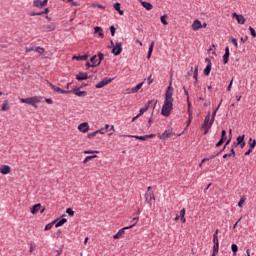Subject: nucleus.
I'll return each mask as SVG.
<instances>
[{
	"label": "nucleus",
	"mask_w": 256,
	"mask_h": 256,
	"mask_svg": "<svg viewBox=\"0 0 256 256\" xmlns=\"http://www.w3.org/2000/svg\"><path fill=\"white\" fill-rule=\"evenodd\" d=\"M43 101L42 96H33L28 98H20V103H26V105H31L35 109H37V103H41Z\"/></svg>",
	"instance_id": "f257e3e1"
},
{
	"label": "nucleus",
	"mask_w": 256,
	"mask_h": 256,
	"mask_svg": "<svg viewBox=\"0 0 256 256\" xmlns=\"http://www.w3.org/2000/svg\"><path fill=\"white\" fill-rule=\"evenodd\" d=\"M171 111H173V101L164 100V103L161 109V115L163 117H169V115H171Z\"/></svg>",
	"instance_id": "f03ea898"
},
{
	"label": "nucleus",
	"mask_w": 256,
	"mask_h": 256,
	"mask_svg": "<svg viewBox=\"0 0 256 256\" xmlns=\"http://www.w3.org/2000/svg\"><path fill=\"white\" fill-rule=\"evenodd\" d=\"M213 123H215V121L211 119V113H208L201 127V129H203L204 131V135H207V133H209V129L213 127Z\"/></svg>",
	"instance_id": "7ed1b4c3"
},
{
	"label": "nucleus",
	"mask_w": 256,
	"mask_h": 256,
	"mask_svg": "<svg viewBox=\"0 0 256 256\" xmlns=\"http://www.w3.org/2000/svg\"><path fill=\"white\" fill-rule=\"evenodd\" d=\"M152 105V108L155 109V107L157 106V100H150L148 101L144 107H142L140 110H139V116L141 117V115H143L144 113H146V111H149V108L151 107Z\"/></svg>",
	"instance_id": "20e7f679"
},
{
	"label": "nucleus",
	"mask_w": 256,
	"mask_h": 256,
	"mask_svg": "<svg viewBox=\"0 0 256 256\" xmlns=\"http://www.w3.org/2000/svg\"><path fill=\"white\" fill-rule=\"evenodd\" d=\"M173 82L169 83V86L167 87L166 91H165V98L164 101H174L173 99Z\"/></svg>",
	"instance_id": "39448f33"
},
{
	"label": "nucleus",
	"mask_w": 256,
	"mask_h": 256,
	"mask_svg": "<svg viewBox=\"0 0 256 256\" xmlns=\"http://www.w3.org/2000/svg\"><path fill=\"white\" fill-rule=\"evenodd\" d=\"M44 213L45 212V207H43L41 205V203L35 204L30 208V213H32V215H37V213Z\"/></svg>",
	"instance_id": "423d86ee"
},
{
	"label": "nucleus",
	"mask_w": 256,
	"mask_h": 256,
	"mask_svg": "<svg viewBox=\"0 0 256 256\" xmlns=\"http://www.w3.org/2000/svg\"><path fill=\"white\" fill-rule=\"evenodd\" d=\"M135 227V224H132L130 226H126L122 229H120L114 236L113 239H121V237H123L125 235V231L129 230V229H133Z\"/></svg>",
	"instance_id": "0eeeda50"
},
{
	"label": "nucleus",
	"mask_w": 256,
	"mask_h": 256,
	"mask_svg": "<svg viewBox=\"0 0 256 256\" xmlns=\"http://www.w3.org/2000/svg\"><path fill=\"white\" fill-rule=\"evenodd\" d=\"M144 199L149 207H153V202L151 201H155V194L153 192H146L144 195Z\"/></svg>",
	"instance_id": "6e6552de"
},
{
	"label": "nucleus",
	"mask_w": 256,
	"mask_h": 256,
	"mask_svg": "<svg viewBox=\"0 0 256 256\" xmlns=\"http://www.w3.org/2000/svg\"><path fill=\"white\" fill-rule=\"evenodd\" d=\"M46 83H47V85H49V87H51V89L53 91H55V93H61V95H68V93H70L69 90H63L60 87H57V86L53 85L49 81H46Z\"/></svg>",
	"instance_id": "1a4fd4ad"
},
{
	"label": "nucleus",
	"mask_w": 256,
	"mask_h": 256,
	"mask_svg": "<svg viewBox=\"0 0 256 256\" xmlns=\"http://www.w3.org/2000/svg\"><path fill=\"white\" fill-rule=\"evenodd\" d=\"M26 53H31V51H34L35 53H39V55H43L45 53V48L43 47H26L25 48Z\"/></svg>",
	"instance_id": "9d476101"
},
{
	"label": "nucleus",
	"mask_w": 256,
	"mask_h": 256,
	"mask_svg": "<svg viewBox=\"0 0 256 256\" xmlns=\"http://www.w3.org/2000/svg\"><path fill=\"white\" fill-rule=\"evenodd\" d=\"M123 51V43L121 42H116V44H114V47L112 49V53L113 55H121Z\"/></svg>",
	"instance_id": "9b49d317"
},
{
	"label": "nucleus",
	"mask_w": 256,
	"mask_h": 256,
	"mask_svg": "<svg viewBox=\"0 0 256 256\" xmlns=\"http://www.w3.org/2000/svg\"><path fill=\"white\" fill-rule=\"evenodd\" d=\"M113 79L111 78H104L102 81L98 82L95 87L96 89H103V87H106V85H109Z\"/></svg>",
	"instance_id": "f8f14e48"
},
{
	"label": "nucleus",
	"mask_w": 256,
	"mask_h": 256,
	"mask_svg": "<svg viewBox=\"0 0 256 256\" xmlns=\"http://www.w3.org/2000/svg\"><path fill=\"white\" fill-rule=\"evenodd\" d=\"M232 17L233 19H236L237 23H239V25H245V17L241 14H237V13H232Z\"/></svg>",
	"instance_id": "ddd939ff"
},
{
	"label": "nucleus",
	"mask_w": 256,
	"mask_h": 256,
	"mask_svg": "<svg viewBox=\"0 0 256 256\" xmlns=\"http://www.w3.org/2000/svg\"><path fill=\"white\" fill-rule=\"evenodd\" d=\"M143 83L144 82H141V83H138L135 87L128 88L127 93L128 94L139 93V90L143 88Z\"/></svg>",
	"instance_id": "4468645a"
},
{
	"label": "nucleus",
	"mask_w": 256,
	"mask_h": 256,
	"mask_svg": "<svg viewBox=\"0 0 256 256\" xmlns=\"http://www.w3.org/2000/svg\"><path fill=\"white\" fill-rule=\"evenodd\" d=\"M78 131H80V133H89V123L83 122V123L79 124Z\"/></svg>",
	"instance_id": "2eb2a0df"
},
{
	"label": "nucleus",
	"mask_w": 256,
	"mask_h": 256,
	"mask_svg": "<svg viewBox=\"0 0 256 256\" xmlns=\"http://www.w3.org/2000/svg\"><path fill=\"white\" fill-rule=\"evenodd\" d=\"M48 0H34L33 6L38 7V9H43V7H47Z\"/></svg>",
	"instance_id": "dca6fc26"
},
{
	"label": "nucleus",
	"mask_w": 256,
	"mask_h": 256,
	"mask_svg": "<svg viewBox=\"0 0 256 256\" xmlns=\"http://www.w3.org/2000/svg\"><path fill=\"white\" fill-rule=\"evenodd\" d=\"M94 35L95 37H97L98 39H103L104 34H103V28H101L100 26H96L94 28Z\"/></svg>",
	"instance_id": "f3484780"
},
{
	"label": "nucleus",
	"mask_w": 256,
	"mask_h": 256,
	"mask_svg": "<svg viewBox=\"0 0 256 256\" xmlns=\"http://www.w3.org/2000/svg\"><path fill=\"white\" fill-rule=\"evenodd\" d=\"M214 246V253H219V236L217 235H213V239H212Z\"/></svg>",
	"instance_id": "a211bd4d"
},
{
	"label": "nucleus",
	"mask_w": 256,
	"mask_h": 256,
	"mask_svg": "<svg viewBox=\"0 0 256 256\" xmlns=\"http://www.w3.org/2000/svg\"><path fill=\"white\" fill-rule=\"evenodd\" d=\"M205 62L207 63V66L204 69V75H206V77H209V75L211 73V59L206 58Z\"/></svg>",
	"instance_id": "6ab92c4d"
},
{
	"label": "nucleus",
	"mask_w": 256,
	"mask_h": 256,
	"mask_svg": "<svg viewBox=\"0 0 256 256\" xmlns=\"http://www.w3.org/2000/svg\"><path fill=\"white\" fill-rule=\"evenodd\" d=\"M120 137H129L130 139H139V141H147V135L137 136V135H120Z\"/></svg>",
	"instance_id": "aec40b11"
},
{
	"label": "nucleus",
	"mask_w": 256,
	"mask_h": 256,
	"mask_svg": "<svg viewBox=\"0 0 256 256\" xmlns=\"http://www.w3.org/2000/svg\"><path fill=\"white\" fill-rule=\"evenodd\" d=\"M0 173L2 175H9L11 173V167L9 165L0 166Z\"/></svg>",
	"instance_id": "412c9836"
},
{
	"label": "nucleus",
	"mask_w": 256,
	"mask_h": 256,
	"mask_svg": "<svg viewBox=\"0 0 256 256\" xmlns=\"http://www.w3.org/2000/svg\"><path fill=\"white\" fill-rule=\"evenodd\" d=\"M64 223H67L66 218H58V219L54 220V225H55L56 229L59 227H63Z\"/></svg>",
	"instance_id": "4be33fe9"
},
{
	"label": "nucleus",
	"mask_w": 256,
	"mask_h": 256,
	"mask_svg": "<svg viewBox=\"0 0 256 256\" xmlns=\"http://www.w3.org/2000/svg\"><path fill=\"white\" fill-rule=\"evenodd\" d=\"M199 29H202V24L200 20H194L192 23V30L193 31H199Z\"/></svg>",
	"instance_id": "5701e85b"
},
{
	"label": "nucleus",
	"mask_w": 256,
	"mask_h": 256,
	"mask_svg": "<svg viewBox=\"0 0 256 256\" xmlns=\"http://www.w3.org/2000/svg\"><path fill=\"white\" fill-rule=\"evenodd\" d=\"M171 137H173V132L169 130H165L163 134L159 135L160 139H169Z\"/></svg>",
	"instance_id": "b1692460"
},
{
	"label": "nucleus",
	"mask_w": 256,
	"mask_h": 256,
	"mask_svg": "<svg viewBox=\"0 0 256 256\" xmlns=\"http://www.w3.org/2000/svg\"><path fill=\"white\" fill-rule=\"evenodd\" d=\"M229 55H230V53H229V46H227L225 48V53L223 55V63H224V65H227V63H229Z\"/></svg>",
	"instance_id": "393cba45"
},
{
	"label": "nucleus",
	"mask_w": 256,
	"mask_h": 256,
	"mask_svg": "<svg viewBox=\"0 0 256 256\" xmlns=\"http://www.w3.org/2000/svg\"><path fill=\"white\" fill-rule=\"evenodd\" d=\"M92 67H99L101 65V60H98L97 55H94L91 59Z\"/></svg>",
	"instance_id": "a878e982"
},
{
	"label": "nucleus",
	"mask_w": 256,
	"mask_h": 256,
	"mask_svg": "<svg viewBox=\"0 0 256 256\" xmlns=\"http://www.w3.org/2000/svg\"><path fill=\"white\" fill-rule=\"evenodd\" d=\"M140 3L142 5V7H144V9H146V11H151V9H153V4L152 3L145 2L143 0H140Z\"/></svg>",
	"instance_id": "bb28decb"
},
{
	"label": "nucleus",
	"mask_w": 256,
	"mask_h": 256,
	"mask_svg": "<svg viewBox=\"0 0 256 256\" xmlns=\"http://www.w3.org/2000/svg\"><path fill=\"white\" fill-rule=\"evenodd\" d=\"M76 79L78 81H85V80L89 79V76L87 75V73L80 72L76 75Z\"/></svg>",
	"instance_id": "cd10ccee"
},
{
	"label": "nucleus",
	"mask_w": 256,
	"mask_h": 256,
	"mask_svg": "<svg viewBox=\"0 0 256 256\" xmlns=\"http://www.w3.org/2000/svg\"><path fill=\"white\" fill-rule=\"evenodd\" d=\"M72 59H74L75 61H87V59H89V56L87 54L79 55V56H73Z\"/></svg>",
	"instance_id": "c85d7f7f"
},
{
	"label": "nucleus",
	"mask_w": 256,
	"mask_h": 256,
	"mask_svg": "<svg viewBox=\"0 0 256 256\" xmlns=\"http://www.w3.org/2000/svg\"><path fill=\"white\" fill-rule=\"evenodd\" d=\"M72 93L76 95V97H87V91L73 90Z\"/></svg>",
	"instance_id": "c756f323"
},
{
	"label": "nucleus",
	"mask_w": 256,
	"mask_h": 256,
	"mask_svg": "<svg viewBox=\"0 0 256 256\" xmlns=\"http://www.w3.org/2000/svg\"><path fill=\"white\" fill-rule=\"evenodd\" d=\"M114 9L119 13V15H124L125 13L123 10H121V3L119 2L114 3Z\"/></svg>",
	"instance_id": "7c9ffc66"
},
{
	"label": "nucleus",
	"mask_w": 256,
	"mask_h": 256,
	"mask_svg": "<svg viewBox=\"0 0 256 256\" xmlns=\"http://www.w3.org/2000/svg\"><path fill=\"white\" fill-rule=\"evenodd\" d=\"M153 47H155V41H152L149 46L147 59H151V55L153 54Z\"/></svg>",
	"instance_id": "2f4dec72"
},
{
	"label": "nucleus",
	"mask_w": 256,
	"mask_h": 256,
	"mask_svg": "<svg viewBox=\"0 0 256 256\" xmlns=\"http://www.w3.org/2000/svg\"><path fill=\"white\" fill-rule=\"evenodd\" d=\"M9 100H4L3 105L1 107V111H9Z\"/></svg>",
	"instance_id": "473e14b6"
},
{
	"label": "nucleus",
	"mask_w": 256,
	"mask_h": 256,
	"mask_svg": "<svg viewBox=\"0 0 256 256\" xmlns=\"http://www.w3.org/2000/svg\"><path fill=\"white\" fill-rule=\"evenodd\" d=\"M221 103H223V100L220 101L218 107L215 109V111L212 113V116L210 119H213L215 121V117H217V111H219V108L221 107Z\"/></svg>",
	"instance_id": "72a5a7b5"
},
{
	"label": "nucleus",
	"mask_w": 256,
	"mask_h": 256,
	"mask_svg": "<svg viewBox=\"0 0 256 256\" xmlns=\"http://www.w3.org/2000/svg\"><path fill=\"white\" fill-rule=\"evenodd\" d=\"M44 28L46 31H55L56 26L54 23H52V24H47L46 26H44Z\"/></svg>",
	"instance_id": "f704fd0d"
},
{
	"label": "nucleus",
	"mask_w": 256,
	"mask_h": 256,
	"mask_svg": "<svg viewBox=\"0 0 256 256\" xmlns=\"http://www.w3.org/2000/svg\"><path fill=\"white\" fill-rule=\"evenodd\" d=\"M227 157H235V148H231L229 154H224L223 159H227Z\"/></svg>",
	"instance_id": "c9c22d12"
},
{
	"label": "nucleus",
	"mask_w": 256,
	"mask_h": 256,
	"mask_svg": "<svg viewBox=\"0 0 256 256\" xmlns=\"http://www.w3.org/2000/svg\"><path fill=\"white\" fill-rule=\"evenodd\" d=\"M90 7H98V9H102V11H105V6L98 4V3H91L89 4Z\"/></svg>",
	"instance_id": "e433bc0d"
},
{
	"label": "nucleus",
	"mask_w": 256,
	"mask_h": 256,
	"mask_svg": "<svg viewBox=\"0 0 256 256\" xmlns=\"http://www.w3.org/2000/svg\"><path fill=\"white\" fill-rule=\"evenodd\" d=\"M92 159H97V155L87 156V157L83 160L84 165H85V163H89V161H91Z\"/></svg>",
	"instance_id": "4c0bfd02"
},
{
	"label": "nucleus",
	"mask_w": 256,
	"mask_h": 256,
	"mask_svg": "<svg viewBox=\"0 0 256 256\" xmlns=\"http://www.w3.org/2000/svg\"><path fill=\"white\" fill-rule=\"evenodd\" d=\"M231 250L233 252V255H237V252L239 251V247L237 246V244H232L231 245Z\"/></svg>",
	"instance_id": "58836bf2"
},
{
	"label": "nucleus",
	"mask_w": 256,
	"mask_h": 256,
	"mask_svg": "<svg viewBox=\"0 0 256 256\" xmlns=\"http://www.w3.org/2000/svg\"><path fill=\"white\" fill-rule=\"evenodd\" d=\"M249 147L250 149H255L256 147V140H253L252 138L249 139Z\"/></svg>",
	"instance_id": "ea45409f"
},
{
	"label": "nucleus",
	"mask_w": 256,
	"mask_h": 256,
	"mask_svg": "<svg viewBox=\"0 0 256 256\" xmlns=\"http://www.w3.org/2000/svg\"><path fill=\"white\" fill-rule=\"evenodd\" d=\"M53 225H55V222L52 221L51 223L47 224L44 228V231H51L53 229Z\"/></svg>",
	"instance_id": "a19ab883"
},
{
	"label": "nucleus",
	"mask_w": 256,
	"mask_h": 256,
	"mask_svg": "<svg viewBox=\"0 0 256 256\" xmlns=\"http://www.w3.org/2000/svg\"><path fill=\"white\" fill-rule=\"evenodd\" d=\"M160 21L164 25H169V22H167V15H163L160 17Z\"/></svg>",
	"instance_id": "79ce46f5"
},
{
	"label": "nucleus",
	"mask_w": 256,
	"mask_h": 256,
	"mask_svg": "<svg viewBox=\"0 0 256 256\" xmlns=\"http://www.w3.org/2000/svg\"><path fill=\"white\" fill-rule=\"evenodd\" d=\"M245 141V135H242V136H238L237 137V143L236 145H241L242 142Z\"/></svg>",
	"instance_id": "37998d69"
},
{
	"label": "nucleus",
	"mask_w": 256,
	"mask_h": 256,
	"mask_svg": "<svg viewBox=\"0 0 256 256\" xmlns=\"http://www.w3.org/2000/svg\"><path fill=\"white\" fill-rule=\"evenodd\" d=\"M85 155H93V153H99L97 150H84Z\"/></svg>",
	"instance_id": "c03bdc74"
},
{
	"label": "nucleus",
	"mask_w": 256,
	"mask_h": 256,
	"mask_svg": "<svg viewBox=\"0 0 256 256\" xmlns=\"http://www.w3.org/2000/svg\"><path fill=\"white\" fill-rule=\"evenodd\" d=\"M245 201H246L245 197H242L238 202V207H243V205H245Z\"/></svg>",
	"instance_id": "a18cd8bd"
},
{
	"label": "nucleus",
	"mask_w": 256,
	"mask_h": 256,
	"mask_svg": "<svg viewBox=\"0 0 256 256\" xmlns=\"http://www.w3.org/2000/svg\"><path fill=\"white\" fill-rule=\"evenodd\" d=\"M66 213H67L68 215H70V217H73V216L75 215V211H73V209H71V208H68V209L66 210Z\"/></svg>",
	"instance_id": "49530a36"
},
{
	"label": "nucleus",
	"mask_w": 256,
	"mask_h": 256,
	"mask_svg": "<svg viewBox=\"0 0 256 256\" xmlns=\"http://www.w3.org/2000/svg\"><path fill=\"white\" fill-rule=\"evenodd\" d=\"M87 137H88V139H93L94 137H97V131H94V132H92V133H89V134L87 135Z\"/></svg>",
	"instance_id": "de8ad7c7"
},
{
	"label": "nucleus",
	"mask_w": 256,
	"mask_h": 256,
	"mask_svg": "<svg viewBox=\"0 0 256 256\" xmlns=\"http://www.w3.org/2000/svg\"><path fill=\"white\" fill-rule=\"evenodd\" d=\"M221 139H224L225 141H227V131L222 130V132H221Z\"/></svg>",
	"instance_id": "09e8293b"
},
{
	"label": "nucleus",
	"mask_w": 256,
	"mask_h": 256,
	"mask_svg": "<svg viewBox=\"0 0 256 256\" xmlns=\"http://www.w3.org/2000/svg\"><path fill=\"white\" fill-rule=\"evenodd\" d=\"M153 125V112L151 114V117L148 120V128L151 127Z\"/></svg>",
	"instance_id": "8fccbe9b"
},
{
	"label": "nucleus",
	"mask_w": 256,
	"mask_h": 256,
	"mask_svg": "<svg viewBox=\"0 0 256 256\" xmlns=\"http://www.w3.org/2000/svg\"><path fill=\"white\" fill-rule=\"evenodd\" d=\"M249 31H250L252 37H256V32H255V30H254L253 27L250 26V27H249Z\"/></svg>",
	"instance_id": "3c124183"
},
{
	"label": "nucleus",
	"mask_w": 256,
	"mask_h": 256,
	"mask_svg": "<svg viewBox=\"0 0 256 256\" xmlns=\"http://www.w3.org/2000/svg\"><path fill=\"white\" fill-rule=\"evenodd\" d=\"M223 143H225V140L223 138H221L217 144H216V147H221V145H223Z\"/></svg>",
	"instance_id": "603ef678"
},
{
	"label": "nucleus",
	"mask_w": 256,
	"mask_h": 256,
	"mask_svg": "<svg viewBox=\"0 0 256 256\" xmlns=\"http://www.w3.org/2000/svg\"><path fill=\"white\" fill-rule=\"evenodd\" d=\"M223 143H225V140L223 138H221L217 144H216V147H221V145H223Z\"/></svg>",
	"instance_id": "864d4df0"
},
{
	"label": "nucleus",
	"mask_w": 256,
	"mask_h": 256,
	"mask_svg": "<svg viewBox=\"0 0 256 256\" xmlns=\"http://www.w3.org/2000/svg\"><path fill=\"white\" fill-rule=\"evenodd\" d=\"M197 75H198V70L195 68L194 74H193V79H195V83H197Z\"/></svg>",
	"instance_id": "5fc2aeb1"
},
{
	"label": "nucleus",
	"mask_w": 256,
	"mask_h": 256,
	"mask_svg": "<svg viewBox=\"0 0 256 256\" xmlns=\"http://www.w3.org/2000/svg\"><path fill=\"white\" fill-rule=\"evenodd\" d=\"M96 133L98 135V133H100V135H105V128H101L99 130H96Z\"/></svg>",
	"instance_id": "6e6d98bb"
},
{
	"label": "nucleus",
	"mask_w": 256,
	"mask_h": 256,
	"mask_svg": "<svg viewBox=\"0 0 256 256\" xmlns=\"http://www.w3.org/2000/svg\"><path fill=\"white\" fill-rule=\"evenodd\" d=\"M110 32L112 37H115V26H110Z\"/></svg>",
	"instance_id": "4d7b16f0"
},
{
	"label": "nucleus",
	"mask_w": 256,
	"mask_h": 256,
	"mask_svg": "<svg viewBox=\"0 0 256 256\" xmlns=\"http://www.w3.org/2000/svg\"><path fill=\"white\" fill-rule=\"evenodd\" d=\"M231 42H232L233 45L236 47V49H237V47H239V44L237 43V39L232 38V39H231Z\"/></svg>",
	"instance_id": "13d9d810"
},
{
	"label": "nucleus",
	"mask_w": 256,
	"mask_h": 256,
	"mask_svg": "<svg viewBox=\"0 0 256 256\" xmlns=\"http://www.w3.org/2000/svg\"><path fill=\"white\" fill-rule=\"evenodd\" d=\"M221 153H223V150H221L220 152H218L215 155H211L208 159H215V157H218V155H221Z\"/></svg>",
	"instance_id": "bf43d9fd"
},
{
	"label": "nucleus",
	"mask_w": 256,
	"mask_h": 256,
	"mask_svg": "<svg viewBox=\"0 0 256 256\" xmlns=\"http://www.w3.org/2000/svg\"><path fill=\"white\" fill-rule=\"evenodd\" d=\"M45 102H46L48 105H53V99H51V98H46V99H45Z\"/></svg>",
	"instance_id": "052dcab7"
},
{
	"label": "nucleus",
	"mask_w": 256,
	"mask_h": 256,
	"mask_svg": "<svg viewBox=\"0 0 256 256\" xmlns=\"http://www.w3.org/2000/svg\"><path fill=\"white\" fill-rule=\"evenodd\" d=\"M30 15H31V17H35L37 15H43V13H41V12H32Z\"/></svg>",
	"instance_id": "680f3d73"
},
{
	"label": "nucleus",
	"mask_w": 256,
	"mask_h": 256,
	"mask_svg": "<svg viewBox=\"0 0 256 256\" xmlns=\"http://www.w3.org/2000/svg\"><path fill=\"white\" fill-rule=\"evenodd\" d=\"M179 216H180V218L185 217V208L180 210V215Z\"/></svg>",
	"instance_id": "e2e57ef3"
},
{
	"label": "nucleus",
	"mask_w": 256,
	"mask_h": 256,
	"mask_svg": "<svg viewBox=\"0 0 256 256\" xmlns=\"http://www.w3.org/2000/svg\"><path fill=\"white\" fill-rule=\"evenodd\" d=\"M102 59H104V55H103V53H99L97 60L100 61V63H101V60H102Z\"/></svg>",
	"instance_id": "0e129e2a"
},
{
	"label": "nucleus",
	"mask_w": 256,
	"mask_h": 256,
	"mask_svg": "<svg viewBox=\"0 0 256 256\" xmlns=\"http://www.w3.org/2000/svg\"><path fill=\"white\" fill-rule=\"evenodd\" d=\"M205 161H209V158H204L199 164V167H203V163H205Z\"/></svg>",
	"instance_id": "69168bd1"
},
{
	"label": "nucleus",
	"mask_w": 256,
	"mask_h": 256,
	"mask_svg": "<svg viewBox=\"0 0 256 256\" xmlns=\"http://www.w3.org/2000/svg\"><path fill=\"white\" fill-rule=\"evenodd\" d=\"M40 13H42V15H47L49 13V8H45L44 11Z\"/></svg>",
	"instance_id": "338daca9"
},
{
	"label": "nucleus",
	"mask_w": 256,
	"mask_h": 256,
	"mask_svg": "<svg viewBox=\"0 0 256 256\" xmlns=\"http://www.w3.org/2000/svg\"><path fill=\"white\" fill-rule=\"evenodd\" d=\"M147 81L148 85H151V83H153V78L151 77V75L148 77Z\"/></svg>",
	"instance_id": "774afa93"
}]
</instances>
